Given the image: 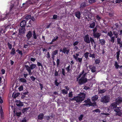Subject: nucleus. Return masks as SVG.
Instances as JSON below:
<instances>
[{"label": "nucleus", "instance_id": "obj_1", "mask_svg": "<svg viewBox=\"0 0 122 122\" xmlns=\"http://www.w3.org/2000/svg\"><path fill=\"white\" fill-rule=\"evenodd\" d=\"M30 66L28 65H25V67L26 70L28 72L29 74L30 75H32V73L31 72V70L34 69L36 67V65L34 64H31L30 65Z\"/></svg>", "mask_w": 122, "mask_h": 122}, {"label": "nucleus", "instance_id": "obj_2", "mask_svg": "<svg viewBox=\"0 0 122 122\" xmlns=\"http://www.w3.org/2000/svg\"><path fill=\"white\" fill-rule=\"evenodd\" d=\"M110 97L109 95H106L102 97L100 100L103 103H107L110 102Z\"/></svg>", "mask_w": 122, "mask_h": 122}, {"label": "nucleus", "instance_id": "obj_3", "mask_svg": "<svg viewBox=\"0 0 122 122\" xmlns=\"http://www.w3.org/2000/svg\"><path fill=\"white\" fill-rule=\"evenodd\" d=\"M36 2V0H28L26 2V3H23L22 5H25L26 7H28L31 5H33L34 3Z\"/></svg>", "mask_w": 122, "mask_h": 122}, {"label": "nucleus", "instance_id": "obj_4", "mask_svg": "<svg viewBox=\"0 0 122 122\" xmlns=\"http://www.w3.org/2000/svg\"><path fill=\"white\" fill-rule=\"evenodd\" d=\"M84 102L85 103L83 105V106H85L86 107L88 106L89 107L91 105V104H92V102L89 98H88L86 100H85L83 102Z\"/></svg>", "mask_w": 122, "mask_h": 122}, {"label": "nucleus", "instance_id": "obj_5", "mask_svg": "<svg viewBox=\"0 0 122 122\" xmlns=\"http://www.w3.org/2000/svg\"><path fill=\"white\" fill-rule=\"evenodd\" d=\"M117 105L115 102L112 103L110 106H109L108 108V111L112 110V109H115L117 107Z\"/></svg>", "mask_w": 122, "mask_h": 122}, {"label": "nucleus", "instance_id": "obj_6", "mask_svg": "<svg viewBox=\"0 0 122 122\" xmlns=\"http://www.w3.org/2000/svg\"><path fill=\"white\" fill-rule=\"evenodd\" d=\"M87 81V80L86 77L85 78H80L78 81V83L80 85H81L85 83Z\"/></svg>", "mask_w": 122, "mask_h": 122}, {"label": "nucleus", "instance_id": "obj_7", "mask_svg": "<svg viewBox=\"0 0 122 122\" xmlns=\"http://www.w3.org/2000/svg\"><path fill=\"white\" fill-rule=\"evenodd\" d=\"M88 34L85 35L84 37V41L87 43H90V38Z\"/></svg>", "mask_w": 122, "mask_h": 122}, {"label": "nucleus", "instance_id": "obj_8", "mask_svg": "<svg viewBox=\"0 0 122 122\" xmlns=\"http://www.w3.org/2000/svg\"><path fill=\"white\" fill-rule=\"evenodd\" d=\"M115 102L117 105L121 103L122 102V98L119 97L117 98L115 100Z\"/></svg>", "mask_w": 122, "mask_h": 122}, {"label": "nucleus", "instance_id": "obj_9", "mask_svg": "<svg viewBox=\"0 0 122 122\" xmlns=\"http://www.w3.org/2000/svg\"><path fill=\"white\" fill-rule=\"evenodd\" d=\"M25 31V27H20L19 29V32L20 35L24 34Z\"/></svg>", "mask_w": 122, "mask_h": 122}, {"label": "nucleus", "instance_id": "obj_10", "mask_svg": "<svg viewBox=\"0 0 122 122\" xmlns=\"http://www.w3.org/2000/svg\"><path fill=\"white\" fill-rule=\"evenodd\" d=\"M58 51L57 50H56L52 51V58L54 60L55 57V55H57Z\"/></svg>", "mask_w": 122, "mask_h": 122}, {"label": "nucleus", "instance_id": "obj_11", "mask_svg": "<svg viewBox=\"0 0 122 122\" xmlns=\"http://www.w3.org/2000/svg\"><path fill=\"white\" fill-rule=\"evenodd\" d=\"M78 96L83 101L84 100L86 97V94L84 93H81L78 95Z\"/></svg>", "mask_w": 122, "mask_h": 122}, {"label": "nucleus", "instance_id": "obj_12", "mask_svg": "<svg viewBox=\"0 0 122 122\" xmlns=\"http://www.w3.org/2000/svg\"><path fill=\"white\" fill-rule=\"evenodd\" d=\"M86 6V2L85 1L83 2L80 5V9H82L83 8H85Z\"/></svg>", "mask_w": 122, "mask_h": 122}, {"label": "nucleus", "instance_id": "obj_13", "mask_svg": "<svg viewBox=\"0 0 122 122\" xmlns=\"http://www.w3.org/2000/svg\"><path fill=\"white\" fill-rule=\"evenodd\" d=\"M32 32L30 31H29L26 35L27 39L29 40L32 37Z\"/></svg>", "mask_w": 122, "mask_h": 122}, {"label": "nucleus", "instance_id": "obj_14", "mask_svg": "<svg viewBox=\"0 0 122 122\" xmlns=\"http://www.w3.org/2000/svg\"><path fill=\"white\" fill-rule=\"evenodd\" d=\"M19 4V1L18 0H17L16 1H15V2L14 3V5H12H12H11L10 10H11L13 7L14 6H15L16 8H17L16 7L18 6Z\"/></svg>", "mask_w": 122, "mask_h": 122}, {"label": "nucleus", "instance_id": "obj_15", "mask_svg": "<svg viewBox=\"0 0 122 122\" xmlns=\"http://www.w3.org/2000/svg\"><path fill=\"white\" fill-rule=\"evenodd\" d=\"M93 36L95 38H96L97 39L100 38L101 36V34L100 33L97 32L93 34Z\"/></svg>", "mask_w": 122, "mask_h": 122}, {"label": "nucleus", "instance_id": "obj_16", "mask_svg": "<svg viewBox=\"0 0 122 122\" xmlns=\"http://www.w3.org/2000/svg\"><path fill=\"white\" fill-rule=\"evenodd\" d=\"M75 101H76L77 103H81L83 101L78 96H75Z\"/></svg>", "mask_w": 122, "mask_h": 122}, {"label": "nucleus", "instance_id": "obj_17", "mask_svg": "<svg viewBox=\"0 0 122 122\" xmlns=\"http://www.w3.org/2000/svg\"><path fill=\"white\" fill-rule=\"evenodd\" d=\"M81 14L79 11H78L75 12V15L76 17H77L78 19H80L81 18Z\"/></svg>", "mask_w": 122, "mask_h": 122}, {"label": "nucleus", "instance_id": "obj_18", "mask_svg": "<svg viewBox=\"0 0 122 122\" xmlns=\"http://www.w3.org/2000/svg\"><path fill=\"white\" fill-rule=\"evenodd\" d=\"M26 21L25 20H22L20 22V26L21 27H25L26 24Z\"/></svg>", "mask_w": 122, "mask_h": 122}, {"label": "nucleus", "instance_id": "obj_19", "mask_svg": "<svg viewBox=\"0 0 122 122\" xmlns=\"http://www.w3.org/2000/svg\"><path fill=\"white\" fill-rule=\"evenodd\" d=\"M8 15L7 14H6L5 15L3 14L2 15V16L1 18H0V21H3L7 19V16Z\"/></svg>", "mask_w": 122, "mask_h": 122}, {"label": "nucleus", "instance_id": "obj_20", "mask_svg": "<svg viewBox=\"0 0 122 122\" xmlns=\"http://www.w3.org/2000/svg\"><path fill=\"white\" fill-rule=\"evenodd\" d=\"M96 21L95 20L94 21H93L90 24V25L89 27L91 28H94L95 25V22Z\"/></svg>", "mask_w": 122, "mask_h": 122}, {"label": "nucleus", "instance_id": "obj_21", "mask_svg": "<svg viewBox=\"0 0 122 122\" xmlns=\"http://www.w3.org/2000/svg\"><path fill=\"white\" fill-rule=\"evenodd\" d=\"M44 114L42 113H41L38 116V119L39 120H42L44 118Z\"/></svg>", "mask_w": 122, "mask_h": 122}, {"label": "nucleus", "instance_id": "obj_22", "mask_svg": "<svg viewBox=\"0 0 122 122\" xmlns=\"http://www.w3.org/2000/svg\"><path fill=\"white\" fill-rule=\"evenodd\" d=\"M0 114L2 119H4V115L2 108H1L0 109Z\"/></svg>", "mask_w": 122, "mask_h": 122}, {"label": "nucleus", "instance_id": "obj_23", "mask_svg": "<svg viewBox=\"0 0 122 122\" xmlns=\"http://www.w3.org/2000/svg\"><path fill=\"white\" fill-rule=\"evenodd\" d=\"M98 96L97 95H95L91 98L92 100V102H95L98 99Z\"/></svg>", "mask_w": 122, "mask_h": 122}, {"label": "nucleus", "instance_id": "obj_24", "mask_svg": "<svg viewBox=\"0 0 122 122\" xmlns=\"http://www.w3.org/2000/svg\"><path fill=\"white\" fill-rule=\"evenodd\" d=\"M114 66L117 69L119 68H121L122 67V65L119 66V65H118L117 62L116 61H115V63Z\"/></svg>", "mask_w": 122, "mask_h": 122}, {"label": "nucleus", "instance_id": "obj_25", "mask_svg": "<svg viewBox=\"0 0 122 122\" xmlns=\"http://www.w3.org/2000/svg\"><path fill=\"white\" fill-rule=\"evenodd\" d=\"M116 113L115 114L116 116H118L121 117L122 115V111L115 112Z\"/></svg>", "mask_w": 122, "mask_h": 122}, {"label": "nucleus", "instance_id": "obj_26", "mask_svg": "<svg viewBox=\"0 0 122 122\" xmlns=\"http://www.w3.org/2000/svg\"><path fill=\"white\" fill-rule=\"evenodd\" d=\"M19 81L21 82L22 83H26L27 81L24 78H21L19 79Z\"/></svg>", "mask_w": 122, "mask_h": 122}, {"label": "nucleus", "instance_id": "obj_27", "mask_svg": "<svg viewBox=\"0 0 122 122\" xmlns=\"http://www.w3.org/2000/svg\"><path fill=\"white\" fill-rule=\"evenodd\" d=\"M99 41L100 42V43L102 45H104L105 43V40L103 39H99Z\"/></svg>", "mask_w": 122, "mask_h": 122}, {"label": "nucleus", "instance_id": "obj_28", "mask_svg": "<svg viewBox=\"0 0 122 122\" xmlns=\"http://www.w3.org/2000/svg\"><path fill=\"white\" fill-rule=\"evenodd\" d=\"M121 107H117L114 109V111L115 112L122 111L121 110Z\"/></svg>", "mask_w": 122, "mask_h": 122}, {"label": "nucleus", "instance_id": "obj_29", "mask_svg": "<svg viewBox=\"0 0 122 122\" xmlns=\"http://www.w3.org/2000/svg\"><path fill=\"white\" fill-rule=\"evenodd\" d=\"M17 106L18 107H22L23 106V104L22 102H21L20 101L19 102H17L16 104Z\"/></svg>", "mask_w": 122, "mask_h": 122}, {"label": "nucleus", "instance_id": "obj_30", "mask_svg": "<svg viewBox=\"0 0 122 122\" xmlns=\"http://www.w3.org/2000/svg\"><path fill=\"white\" fill-rule=\"evenodd\" d=\"M113 35H115V38H117L118 37V33L117 32L115 31H113Z\"/></svg>", "mask_w": 122, "mask_h": 122}, {"label": "nucleus", "instance_id": "obj_31", "mask_svg": "<svg viewBox=\"0 0 122 122\" xmlns=\"http://www.w3.org/2000/svg\"><path fill=\"white\" fill-rule=\"evenodd\" d=\"M33 38L35 40H36L37 39V36L36 35V32L35 30H34L33 31Z\"/></svg>", "mask_w": 122, "mask_h": 122}, {"label": "nucleus", "instance_id": "obj_32", "mask_svg": "<svg viewBox=\"0 0 122 122\" xmlns=\"http://www.w3.org/2000/svg\"><path fill=\"white\" fill-rule=\"evenodd\" d=\"M90 43L91 42V44H92L93 43L94 44L95 43V42L93 38L90 37Z\"/></svg>", "mask_w": 122, "mask_h": 122}, {"label": "nucleus", "instance_id": "obj_33", "mask_svg": "<svg viewBox=\"0 0 122 122\" xmlns=\"http://www.w3.org/2000/svg\"><path fill=\"white\" fill-rule=\"evenodd\" d=\"M29 108V107L24 108L22 110V112L23 113H24L28 110Z\"/></svg>", "mask_w": 122, "mask_h": 122}, {"label": "nucleus", "instance_id": "obj_34", "mask_svg": "<svg viewBox=\"0 0 122 122\" xmlns=\"http://www.w3.org/2000/svg\"><path fill=\"white\" fill-rule=\"evenodd\" d=\"M31 18V16L30 15H27L25 17V20L27 22V21L28 20H29Z\"/></svg>", "mask_w": 122, "mask_h": 122}, {"label": "nucleus", "instance_id": "obj_35", "mask_svg": "<svg viewBox=\"0 0 122 122\" xmlns=\"http://www.w3.org/2000/svg\"><path fill=\"white\" fill-rule=\"evenodd\" d=\"M110 37L111 38V39L110 40V41L112 43H113L114 42L115 38V37L114 36H112Z\"/></svg>", "mask_w": 122, "mask_h": 122}, {"label": "nucleus", "instance_id": "obj_36", "mask_svg": "<svg viewBox=\"0 0 122 122\" xmlns=\"http://www.w3.org/2000/svg\"><path fill=\"white\" fill-rule=\"evenodd\" d=\"M106 91V90L104 89L102 90H100L99 91L98 93L99 94L103 93L105 92Z\"/></svg>", "mask_w": 122, "mask_h": 122}, {"label": "nucleus", "instance_id": "obj_37", "mask_svg": "<svg viewBox=\"0 0 122 122\" xmlns=\"http://www.w3.org/2000/svg\"><path fill=\"white\" fill-rule=\"evenodd\" d=\"M15 53V48H13L12 49L10 54L11 55H14Z\"/></svg>", "mask_w": 122, "mask_h": 122}, {"label": "nucleus", "instance_id": "obj_38", "mask_svg": "<svg viewBox=\"0 0 122 122\" xmlns=\"http://www.w3.org/2000/svg\"><path fill=\"white\" fill-rule=\"evenodd\" d=\"M91 71L92 72L94 73L96 71V68L95 66H93L91 69Z\"/></svg>", "mask_w": 122, "mask_h": 122}, {"label": "nucleus", "instance_id": "obj_39", "mask_svg": "<svg viewBox=\"0 0 122 122\" xmlns=\"http://www.w3.org/2000/svg\"><path fill=\"white\" fill-rule=\"evenodd\" d=\"M79 56V54L78 53H76V56L75 55H73V57L76 60H77L78 58V56Z\"/></svg>", "mask_w": 122, "mask_h": 122}, {"label": "nucleus", "instance_id": "obj_40", "mask_svg": "<svg viewBox=\"0 0 122 122\" xmlns=\"http://www.w3.org/2000/svg\"><path fill=\"white\" fill-rule=\"evenodd\" d=\"M89 54V53L88 52H86L84 54V57L86 59H87Z\"/></svg>", "mask_w": 122, "mask_h": 122}, {"label": "nucleus", "instance_id": "obj_41", "mask_svg": "<svg viewBox=\"0 0 122 122\" xmlns=\"http://www.w3.org/2000/svg\"><path fill=\"white\" fill-rule=\"evenodd\" d=\"M62 93L63 95H65L67 94V91L65 89L62 90Z\"/></svg>", "mask_w": 122, "mask_h": 122}, {"label": "nucleus", "instance_id": "obj_42", "mask_svg": "<svg viewBox=\"0 0 122 122\" xmlns=\"http://www.w3.org/2000/svg\"><path fill=\"white\" fill-rule=\"evenodd\" d=\"M107 35L110 37H112L113 35V34L111 31H110L108 33Z\"/></svg>", "mask_w": 122, "mask_h": 122}, {"label": "nucleus", "instance_id": "obj_43", "mask_svg": "<svg viewBox=\"0 0 122 122\" xmlns=\"http://www.w3.org/2000/svg\"><path fill=\"white\" fill-rule=\"evenodd\" d=\"M46 56L48 59H49L50 58V53L49 52H47V54H46Z\"/></svg>", "mask_w": 122, "mask_h": 122}, {"label": "nucleus", "instance_id": "obj_44", "mask_svg": "<svg viewBox=\"0 0 122 122\" xmlns=\"http://www.w3.org/2000/svg\"><path fill=\"white\" fill-rule=\"evenodd\" d=\"M100 61V60L99 59H97L95 61V62L96 64H99Z\"/></svg>", "mask_w": 122, "mask_h": 122}, {"label": "nucleus", "instance_id": "obj_45", "mask_svg": "<svg viewBox=\"0 0 122 122\" xmlns=\"http://www.w3.org/2000/svg\"><path fill=\"white\" fill-rule=\"evenodd\" d=\"M83 116L84 115L83 114H82L80 115L78 117V119L79 121H81L82 120Z\"/></svg>", "mask_w": 122, "mask_h": 122}, {"label": "nucleus", "instance_id": "obj_46", "mask_svg": "<svg viewBox=\"0 0 122 122\" xmlns=\"http://www.w3.org/2000/svg\"><path fill=\"white\" fill-rule=\"evenodd\" d=\"M7 45L8 46L10 50L11 49L12 47V45L10 44L9 42L7 43Z\"/></svg>", "mask_w": 122, "mask_h": 122}, {"label": "nucleus", "instance_id": "obj_47", "mask_svg": "<svg viewBox=\"0 0 122 122\" xmlns=\"http://www.w3.org/2000/svg\"><path fill=\"white\" fill-rule=\"evenodd\" d=\"M95 17L96 19L98 21H100V20L101 19V18L98 15H97Z\"/></svg>", "mask_w": 122, "mask_h": 122}, {"label": "nucleus", "instance_id": "obj_48", "mask_svg": "<svg viewBox=\"0 0 122 122\" xmlns=\"http://www.w3.org/2000/svg\"><path fill=\"white\" fill-rule=\"evenodd\" d=\"M37 65L38 66H41V69H43V66L41 64V63L39 62H37Z\"/></svg>", "mask_w": 122, "mask_h": 122}, {"label": "nucleus", "instance_id": "obj_49", "mask_svg": "<svg viewBox=\"0 0 122 122\" xmlns=\"http://www.w3.org/2000/svg\"><path fill=\"white\" fill-rule=\"evenodd\" d=\"M92 112H96L100 113L101 112V111L99 109H97L94 110H93L92 111Z\"/></svg>", "mask_w": 122, "mask_h": 122}, {"label": "nucleus", "instance_id": "obj_50", "mask_svg": "<svg viewBox=\"0 0 122 122\" xmlns=\"http://www.w3.org/2000/svg\"><path fill=\"white\" fill-rule=\"evenodd\" d=\"M16 51L18 52L19 54H20L21 56H22L23 54L22 53L21 51L19 49H18L16 50Z\"/></svg>", "mask_w": 122, "mask_h": 122}, {"label": "nucleus", "instance_id": "obj_51", "mask_svg": "<svg viewBox=\"0 0 122 122\" xmlns=\"http://www.w3.org/2000/svg\"><path fill=\"white\" fill-rule=\"evenodd\" d=\"M89 56L90 57H92V59L95 58V54L94 53H93L92 54H90Z\"/></svg>", "mask_w": 122, "mask_h": 122}, {"label": "nucleus", "instance_id": "obj_52", "mask_svg": "<svg viewBox=\"0 0 122 122\" xmlns=\"http://www.w3.org/2000/svg\"><path fill=\"white\" fill-rule=\"evenodd\" d=\"M70 65H69L66 68V70L67 72H69L70 71Z\"/></svg>", "mask_w": 122, "mask_h": 122}, {"label": "nucleus", "instance_id": "obj_53", "mask_svg": "<svg viewBox=\"0 0 122 122\" xmlns=\"http://www.w3.org/2000/svg\"><path fill=\"white\" fill-rule=\"evenodd\" d=\"M62 75L64 76H66V73L65 72V70L63 68L62 69Z\"/></svg>", "mask_w": 122, "mask_h": 122}, {"label": "nucleus", "instance_id": "obj_54", "mask_svg": "<svg viewBox=\"0 0 122 122\" xmlns=\"http://www.w3.org/2000/svg\"><path fill=\"white\" fill-rule=\"evenodd\" d=\"M58 38L59 37L58 36H56V38L55 37H54V38L52 40V41L54 42L55 41H56L58 40Z\"/></svg>", "mask_w": 122, "mask_h": 122}, {"label": "nucleus", "instance_id": "obj_55", "mask_svg": "<svg viewBox=\"0 0 122 122\" xmlns=\"http://www.w3.org/2000/svg\"><path fill=\"white\" fill-rule=\"evenodd\" d=\"M97 26H96V27L93 29V34L96 33V32L97 31Z\"/></svg>", "mask_w": 122, "mask_h": 122}, {"label": "nucleus", "instance_id": "obj_56", "mask_svg": "<svg viewBox=\"0 0 122 122\" xmlns=\"http://www.w3.org/2000/svg\"><path fill=\"white\" fill-rule=\"evenodd\" d=\"M30 78L31 80L33 81H34L36 79V78L33 76H30Z\"/></svg>", "mask_w": 122, "mask_h": 122}, {"label": "nucleus", "instance_id": "obj_57", "mask_svg": "<svg viewBox=\"0 0 122 122\" xmlns=\"http://www.w3.org/2000/svg\"><path fill=\"white\" fill-rule=\"evenodd\" d=\"M20 94V93H15L13 97V98H16Z\"/></svg>", "mask_w": 122, "mask_h": 122}, {"label": "nucleus", "instance_id": "obj_58", "mask_svg": "<svg viewBox=\"0 0 122 122\" xmlns=\"http://www.w3.org/2000/svg\"><path fill=\"white\" fill-rule=\"evenodd\" d=\"M97 0H89V2L90 3L92 4L96 2Z\"/></svg>", "mask_w": 122, "mask_h": 122}, {"label": "nucleus", "instance_id": "obj_59", "mask_svg": "<svg viewBox=\"0 0 122 122\" xmlns=\"http://www.w3.org/2000/svg\"><path fill=\"white\" fill-rule=\"evenodd\" d=\"M56 64L57 66L58 67L60 64V60L59 59H57L56 60Z\"/></svg>", "mask_w": 122, "mask_h": 122}, {"label": "nucleus", "instance_id": "obj_60", "mask_svg": "<svg viewBox=\"0 0 122 122\" xmlns=\"http://www.w3.org/2000/svg\"><path fill=\"white\" fill-rule=\"evenodd\" d=\"M58 17V15H53L52 19H57Z\"/></svg>", "mask_w": 122, "mask_h": 122}, {"label": "nucleus", "instance_id": "obj_61", "mask_svg": "<svg viewBox=\"0 0 122 122\" xmlns=\"http://www.w3.org/2000/svg\"><path fill=\"white\" fill-rule=\"evenodd\" d=\"M120 52V50H119L118 51H117L116 53V54H117L116 56H119Z\"/></svg>", "mask_w": 122, "mask_h": 122}, {"label": "nucleus", "instance_id": "obj_62", "mask_svg": "<svg viewBox=\"0 0 122 122\" xmlns=\"http://www.w3.org/2000/svg\"><path fill=\"white\" fill-rule=\"evenodd\" d=\"M73 95L72 94V92H70L68 95V97H72Z\"/></svg>", "mask_w": 122, "mask_h": 122}, {"label": "nucleus", "instance_id": "obj_63", "mask_svg": "<svg viewBox=\"0 0 122 122\" xmlns=\"http://www.w3.org/2000/svg\"><path fill=\"white\" fill-rule=\"evenodd\" d=\"M116 3H119L122 2V0H116L115 1Z\"/></svg>", "mask_w": 122, "mask_h": 122}, {"label": "nucleus", "instance_id": "obj_64", "mask_svg": "<svg viewBox=\"0 0 122 122\" xmlns=\"http://www.w3.org/2000/svg\"><path fill=\"white\" fill-rule=\"evenodd\" d=\"M18 89L20 91H21L23 89V87L22 86H21L18 88Z\"/></svg>", "mask_w": 122, "mask_h": 122}]
</instances>
